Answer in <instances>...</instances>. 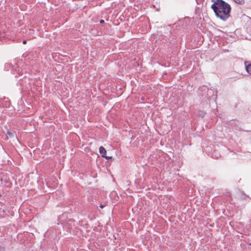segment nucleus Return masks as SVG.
Instances as JSON below:
<instances>
[{"label": "nucleus", "instance_id": "nucleus-1", "mask_svg": "<svg viewBox=\"0 0 251 251\" xmlns=\"http://www.w3.org/2000/svg\"><path fill=\"white\" fill-rule=\"evenodd\" d=\"M216 15L220 19L225 20L229 16L231 10L230 5L222 0H215L211 5Z\"/></svg>", "mask_w": 251, "mask_h": 251}, {"label": "nucleus", "instance_id": "nucleus-2", "mask_svg": "<svg viewBox=\"0 0 251 251\" xmlns=\"http://www.w3.org/2000/svg\"><path fill=\"white\" fill-rule=\"evenodd\" d=\"M100 152L101 154V156L103 157H104L106 159L111 158V157H108L106 155V150L102 146L100 147L99 149Z\"/></svg>", "mask_w": 251, "mask_h": 251}, {"label": "nucleus", "instance_id": "nucleus-3", "mask_svg": "<svg viewBox=\"0 0 251 251\" xmlns=\"http://www.w3.org/2000/svg\"><path fill=\"white\" fill-rule=\"evenodd\" d=\"M246 69L247 72L249 74H251V64L248 65V66H246Z\"/></svg>", "mask_w": 251, "mask_h": 251}, {"label": "nucleus", "instance_id": "nucleus-4", "mask_svg": "<svg viewBox=\"0 0 251 251\" xmlns=\"http://www.w3.org/2000/svg\"><path fill=\"white\" fill-rule=\"evenodd\" d=\"M235 2L239 4H243L244 2V0H234Z\"/></svg>", "mask_w": 251, "mask_h": 251}, {"label": "nucleus", "instance_id": "nucleus-5", "mask_svg": "<svg viewBox=\"0 0 251 251\" xmlns=\"http://www.w3.org/2000/svg\"><path fill=\"white\" fill-rule=\"evenodd\" d=\"M7 133L10 137L14 136L15 134V132H12L10 131H8Z\"/></svg>", "mask_w": 251, "mask_h": 251}, {"label": "nucleus", "instance_id": "nucleus-6", "mask_svg": "<svg viewBox=\"0 0 251 251\" xmlns=\"http://www.w3.org/2000/svg\"><path fill=\"white\" fill-rule=\"evenodd\" d=\"M4 248L1 247H0V251H4Z\"/></svg>", "mask_w": 251, "mask_h": 251}, {"label": "nucleus", "instance_id": "nucleus-7", "mask_svg": "<svg viewBox=\"0 0 251 251\" xmlns=\"http://www.w3.org/2000/svg\"><path fill=\"white\" fill-rule=\"evenodd\" d=\"M104 23V21H103V20H101L100 21V23L102 24V23Z\"/></svg>", "mask_w": 251, "mask_h": 251}, {"label": "nucleus", "instance_id": "nucleus-8", "mask_svg": "<svg viewBox=\"0 0 251 251\" xmlns=\"http://www.w3.org/2000/svg\"><path fill=\"white\" fill-rule=\"evenodd\" d=\"M26 43V41H25H25H23V44H25Z\"/></svg>", "mask_w": 251, "mask_h": 251}, {"label": "nucleus", "instance_id": "nucleus-9", "mask_svg": "<svg viewBox=\"0 0 251 251\" xmlns=\"http://www.w3.org/2000/svg\"><path fill=\"white\" fill-rule=\"evenodd\" d=\"M100 207L101 208H102L103 207V205H102V204H101V205H100Z\"/></svg>", "mask_w": 251, "mask_h": 251}]
</instances>
